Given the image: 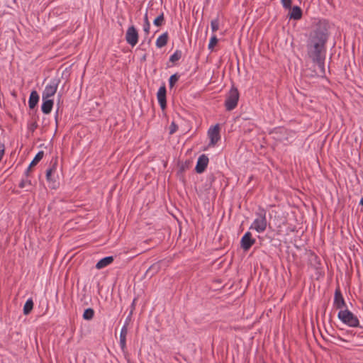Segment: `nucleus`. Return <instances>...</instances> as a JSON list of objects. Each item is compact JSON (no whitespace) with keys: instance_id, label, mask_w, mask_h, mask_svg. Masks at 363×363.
Wrapping results in <instances>:
<instances>
[{"instance_id":"nucleus-31","label":"nucleus","mask_w":363,"mask_h":363,"mask_svg":"<svg viewBox=\"0 0 363 363\" xmlns=\"http://www.w3.org/2000/svg\"><path fill=\"white\" fill-rule=\"evenodd\" d=\"M132 315H133V310L130 311L129 315L127 316V318H126V319L125 320L124 325H125L127 328H128V325L129 324V322L131 320Z\"/></svg>"},{"instance_id":"nucleus-18","label":"nucleus","mask_w":363,"mask_h":363,"mask_svg":"<svg viewBox=\"0 0 363 363\" xmlns=\"http://www.w3.org/2000/svg\"><path fill=\"white\" fill-rule=\"evenodd\" d=\"M33 308V301L31 298H28L23 306V313L25 315L29 314Z\"/></svg>"},{"instance_id":"nucleus-37","label":"nucleus","mask_w":363,"mask_h":363,"mask_svg":"<svg viewBox=\"0 0 363 363\" xmlns=\"http://www.w3.org/2000/svg\"><path fill=\"white\" fill-rule=\"evenodd\" d=\"M277 140H280V141H283L285 138H281V137L277 136Z\"/></svg>"},{"instance_id":"nucleus-14","label":"nucleus","mask_w":363,"mask_h":363,"mask_svg":"<svg viewBox=\"0 0 363 363\" xmlns=\"http://www.w3.org/2000/svg\"><path fill=\"white\" fill-rule=\"evenodd\" d=\"M114 260V257L113 256L106 257L101 259H100L96 264V268L97 269H101L109 264H111Z\"/></svg>"},{"instance_id":"nucleus-10","label":"nucleus","mask_w":363,"mask_h":363,"mask_svg":"<svg viewBox=\"0 0 363 363\" xmlns=\"http://www.w3.org/2000/svg\"><path fill=\"white\" fill-rule=\"evenodd\" d=\"M208 163V158L205 155H201L197 161L196 165V171L197 173L201 174L204 172Z\"/></svg>"},{"instance_id":"nucleus-3","label":"nucleus","mask_w":363,"mask_h":363,"mask_svg":"<svg viewBox=\"0 0 363 363\" xmlns=\"http://www.w3.org/2000/svg\"><path fill=\"white\" fill-rule=\"evenodd\" d=\"M338 319L345 325L351 328L359 326V319L347 308L340 310L337 314Z\"/></svg>"},{"instance_id":"nucleus-25","label":"nucleus","mask_w":363,"mask_h":363,"mask_svg":"<svg viewBox=\"0 0 363 363\" xmlns=\"http://www.w3.org/2000/svg\"><path fill=\"white\" fill-rule=\"evenodd\" d=\"M211 26L213 32H216L219 29V21L218 18L212 20Z\"/></svg>"},{"instance_id":"nucleus-9","label":"nucleus","mask_w":363,"mask_h":363,"mask_svg":"<svg viewBox=\"0 0 363 363\" xmlns=\"http://www.w3.org/2000/svg\"><path fill=\"white\" fill-rule=\"evenodd\" d=\"M255 242V240L252 238V234L250 232H247L242 236L241 239V247L247 251L248 250Z\"/></svg>"},{"instance_id":"nucleus-34","label":"nucleus","mask_w":363,"mask_h":363,"mask_svg":"<svg viewBox=\"0 0 363 363\" xmlns=\"http://www.w3.org/2000/svg\"><path fill=\"white\" fill-rule=\"evenodd\" d=\"M286 130H284V129H281H281H279V131H276V132H275V134H277L278 133H279L282 134V133H286Z\"/></svg>"},{"instance_id":"nucleus-5","label":"nucleus","mask_w":363,"mask_h":363,"mask_svg":"<svg viewBox=\"0 0 363 363\" xmlns=\"http://www.w3.org/2000/svg\"><path fill=\"white\" fill-rule=\"evenodd\" d=\"M333 307L340 311L347 308L345 301L339 288H337L335 291Z\"/></svg>"},{"instance_id":"nucleus-33","label":"nucleus","mask_w":363,"mask_h":363,"mask_svg":"<svg viewBox=\"0 0 363 363\" xmlns=\"http://www.w3.org/2000/svg\"><path fill=\"white\" fill-rule=\"evenodd\" d=\"M52 166L48 169H52V172H55L57 167V161L51 162Z\"/></svg>"},{"instance_id":"nucleus-11","label":"nucleus","mask_w":363,"mask_h":363,"mask_svg":"<svg viewBox=\"0 0 363 363\" xmlns=\"http://www.w3.org/2000/svg\"><path fill=\"white\" fill-rule=\"evenodd\" d=\"M157 97L159 104L162 109L164 110L166 108V88L164 86L160 87L157 94Z\"/></svg>"},{"instance_id":"nucleus-29","label":"nucleus","mask_w":363,"mask_h":363,"mask_svg":"<svg viewBox=\"0 0 363 363\" xmlns=\"http://www.w3.org/2000/svg\"><path fill=\"white\" fill-rule=\"evenodd\" d=\"M281 2L284 8L286 9H290L291 8V0H281Z\"/></svg>"},{"instance_id":"nucleus-35","label":"nucleus","mask_w":363,"mask_h":363,"mask_svg":"<svg viewBox=\"0 0 363 363\" xmlns=\"http://www.w3.org/2000/svg\"><path fill=\"white\" fill-rule=\"evenodd\" d=\"M32 167H30V166L28 167V169H26V172H25V174L26 177H28L29 175V173L30 172V169H31Z\"/></svg>"},{"instance_id":"nucleus-36","label":"nucleus","mask_w":363,"mask_h":363,"mask_svg":"<svg viewBox=\"0 0 363 363\" xmlns=\"http://www.w3.org/2000/svg\"><path fill=\"white\" fill-rule=\"evenodd\" d=\"M135 299L133 301V303L131 304L132 310L133 311L135 308Z\"/></svg>"},{"instance_id":"nucleus-24","label":"nucleus","mask_w":363,"mask_h":363,"mask_svg":"<svg viewBox=\"0 0 363 363\" xmlns=\"http://www.w3.org/2000/svg\"><path fill=\"white\" fill-rule=\"evenodd\" d=\"M182 57V52L177 50L173 55H171L169 60L172 62H175L178 61Z\"/></svg>"},{"instance_id":"nucleus-16","label":"nucleus","mask_w":363,"mask_h":363,"mask_svg":"<svg viewBox=\"0 0 363 363\" xmlns=\"http://www.w3.org/2000/svg\"><path fill=\"white\" fill-rule=\"evenodd\" d=\"M38 101H39V96H38V92L36 91H32L30 94V97H29V100H28L29 108L31 109L34 108L35 107V106L37 105Z\"/></svg>"},{"instance_id":"nucleus-2","label":"nucleus","mask_w":363,"mask_h":363,"mask_svg":"<svg viewBox=\"0 0 363 363\" xmlns=\"http://www.w3.org/2000/svg\"><path fill=\"white\" fill-rule=\"evenodd\" d=\"M255 215L256 218L252 223L250 229L255 230L257 233H263L267 226V212L264 208H259Z\"/></svg>"},{"instance_id":"nucleus-22","label":"nucleus","mask_w":363,"mask_h":363,"mask_svg":"<svg viewBox=\"0 0 363 363\" xmlns=\"http://www.w3.org/2000/svg\"><path fill=\"white\" fill-rule=\"evenodd\" d=\"M164 23V13H162L160 16H158L153 21L155 26L160 27L162 26Z\"/></svg>"},{"instance_id":"nucleus-23","label":"nucleus","mask_w":363,"mask_h":363,"mask_svg":"<svg viewBox=\"0 0 363 363\" xmlns=\"http://www.w3.org/2000/svg\"><path fill=\"white\" fill-rule=\"evenodd\" d=\"M162 264H163V263H162V262H157V263L153 264L147 269V272H148L149 271L157 272V271L162 270L161 267Z\"/></svg>"},{"instance_id":"nucleus-28","label":"nucleus","mask_w":363,"mask_h":363,"mask_svg":"<svg viewBox=\"0 0 363 363\" xmlns=\"http://www.w3.org/2000/svg\"><path fill=\"white\" fill-rule=\"evenodd\" d=\"M218 43V39L216 38V35H213L211 38V40H210V42H209V44H208V48L209 49H213L214 48V46L217 44Z\"/></svg>"},{"instance_id":"nucleus-1","label":"nucleus","mask_w":363,"mask_h":363,"mask_svg":"<svg viewBox=\"0 0 363 363\" xmlns=\"http://www.w3.org/2000/svg\"><path fill=\"white\" fill-rule=\"evenodd\" d=\"M327 40L325 33L320 30H315L311 34L310 39L308 43V53L315 63V72L318 76H324L325 74V43Z\"/></svg>"},{"instance_id":"nucleus-20","label":"nucleus","mask_w":363,"mask_h":363,"mask_svg":"<svg viewBox=\"0 0 363 363\" xmlns=\"http://www.w3.org/2000/svg\"><path fill=\"white\" fill-rule=\"evenodd\" d=\"M150 29V23L148 21L147 12H146L145 14V16H144V25H143V30L146 33V35L149 34Z\"/></svg>"},{"instance_id":"nucleus-21","label":"nucleus","mask_w":363,"mask_h":363,"mask_svg":"<svg viewBox=\"0 0 363 363\" xmlns=\"http://www.w3.org/2000/svg\"><path fill=\"white\" fill-rule=\"evenodd\" d=\"M94 315V310L91 308H89L84 311V314H83V318L85 320H89L93 318Z\"/></svg>"},{"instance_id":"nucleus-38","label":"nucleus","mask_w":363,"mask_h":363,"mask_svg":"<svg viewBox=\"0 0 363 363\" xmlns=\"http://www.w3.org/2000/svg\"><path fill=\"white\" fill-rule=\"evenodd\" d=\"M359 205L362 206H363V196L360 199V201H359Z\"/></svg>"},{"instance_id":"nucleus-32","label":"nucleus","mask_w":363,"mask_h":363,"mask_svg":"<svg viewBox=\"0 0 363 363\" xmlns=\"http://www.w3.org/2000/svg\"><path fill=\"white\" fill-rule=\"evenodd\" d=\"M52 169H48L46 171V179L48 182H51L52 180Z\"/></svg>"},{"instance_id":"nucleus-12","label":"nucleus","mask_w":363,"mask_h":363,"mask_svg":"<svg viewBox=\"0 0 363 363\" xmlns=\"http://www.w3.org/2000/svg\"><path fill=\"white\" fill-rule=\"evenodd\" d=\"M53 100L49 99V98H45V99H43V104L41 106L42 111L45 114H48L51 112L52 106H53Z\"/></svg>"},{"instance_id":"nucleus-15","label":"nucleus","mask_w":363,"mask_h":363,"mask_svg":"<svg viewBox=\"0 0 363 363\" xmlns=\"http://www.w3.org/2000/svg\"><path fill=\"white\" fill-rule=\"evenodd\" d=\"M128 333V328L125 325H123L120 332V341L119 345L123 350L126 347V336Z\"/></svg>"},{"instance_id":"nucleus-26","label":"nucleus","mask_w":363,"mask_h":363,"mask_svg":"<svg viewBox=\"0 0 363 363\" xmlns=\"http://www.w3.org/2000/svg\"><path fill=\"white\" fill-rule=\"evenodd\" d=\"M179 77L177 74H173L169 77V86L171 88L174 86L175 83L179 80Z\"/></svg>"},{"instance_id":"nucleus-19","label":"nucleus","mask_w":363,"mask_h":363,"mask_svg":"<svg viewBox=\"0 0 363 363\" xmlns=\"http://www.w3.org/2000/svg\"><path fill=\"white\" fill-rule=\"evenodd\" d=\"M44 152L40 151L37 153L33 161L30 164V167L35 166L43 157Z\"/></svg>"},{"instance_id":"nucleus-6","label":"nucleus","mask_w":363,"mask_h":363,"mask_svg":"<svg viewBox=\"0 0 363 363\" xmlns=\"http://www.w3.org/2000/svg\"><path fill=\"white\" fill-rule=\"evenodd\" d=\"M58 86V81L57 79H53L50 82L49 84H48L42 94L43 99L45 98H50L54 96L57 91Z\"/></svg>"},{"instance_id":"nucleus-30","label":"nucleus","mask_w":363,"mask_h":363,"mask_svg":"<svg viewBox=\"0 0 363 363\" xmlns=\"http://www.w3.org/2000/svg\"><path fill=\"white\" fill-rule=\"evenodd\" d=\"M177 125L175 124L174 122H172L169 127V133L173 134L177 131Z\"/></svg>"},{"instance_id":"nucleus-7","label":"nucleus","mask_w":363,"mask_h":363,"mask_svg":"<svg viewBox=\"0 0 363 363\" xmlns=\"http://www.w3.org/2000/svg\"><path fill=\"white\" fill-rule=\"evenodd\" d=\"M125 40L127 43L133 47L138 43V33L133 26L128 28L125 34Z\"/></svg>"},{"instance_id":"nucleus-27","label":"nucleus","mask_w":363,"mask_h":363,"mask_svg":"<svg viewBox=\"0 0 363 363\" xmlns=\"http://www.w3.org/2000/svg\"><path fill=\"white\" fill-rule=\"evenodd\" d=\"M31 186H32L31 181L28 179H22V181L19 184L20 188H26V187Z\"/></svg>"},{"instance_id":"nucleus-4","label":"nucleus","mask_w":363,"mask_h":363,"mask_svg":"<svg viewBox=\"0 0 363 363\" xmlns=\"http://www.w3.org/2000/svg\"><path fill=\"white\" fill-rule=\"evenodd\" d=\"M239 100V92L237 88L233 86L229 91L225 102V106L228 111L233 110L238 105V102Z\"/></svg>"},{"instance_id":"nucleus-8","label":"nucleus","mask_w":363,"mask_h":363,"mask_svg":"<svg viewBox=\"0 0 363 363\" xmlns=\"http://www.w3.org/2000/svg\"><path fill=\"white\" fill-rule=\"evenodd\" d=\"M208 135L211 140L210 145L214 146L220 138L219 125L216 124L211 128L208 131Z\"/></svg>"},{"instance_id":"nucleus-17","label":"nucleus","mask_w":363,"mask_h":363,"mask_svg":"<svg viewBox=\"0 0 363 363\" xmlns=\"http://www.w3.org/2000/svg\"><path fill=\"white\" fill-rule=\"evenodd\" d=\"M168 41V33H164L159 36L156 40V46L159 48L165 46Z\"/></svg>"},{"instance_id":"nucleus-13","label":"nucleus","mask_w":363,"mask_h":363,"mask_svg":"<svg viewBox=\"0 0 363 363\" xmlns=\"http://www.w3.org/2000/svg\"><path fill=\"white\" fill-rule=\"evenodd\" d=\"M289 16L290 19L299 20L302 17V11L298 6H295L290 9Z\"/></svg>"}]
</instances>
